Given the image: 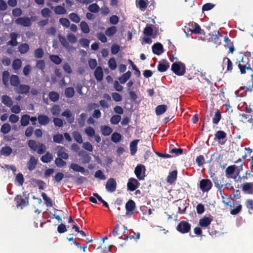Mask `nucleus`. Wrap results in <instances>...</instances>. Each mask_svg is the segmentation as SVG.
<instances>
[{"mask_svg":"<svg viewBox=\"0 0 253 253\" xmlns=\"http://www.w3.org/2000/svg\"><path fill=\"white\" fill-rule=\"evenodd\" d=\"M241 55L235 62L242 74H244L247 71L252 70L250 61L251 60L250 53L246 52L241 53Z\"/></svg>","mask_w":253,"mask_h":253,"instance_id":"f257e3e1","label":"nucleus"},{"mask_svg":"<svg viewBox=\"0 0 253 253\" xmlns=\"http://www.w3.org/2000/svg\"><path fill=\"white\" fill-rule=\"evenodd\" d=\"M28 145L32 150L37 151L39 154H43L46 150L44 144L41 143L38 144L35 140H29L28 142Z\"/></svg>","mask_w":253,"mask_h":253,"instance_id":"f03ea898","label":"nucleus"},{"mask_svg":"<svg viewBox=\"0 0 253 253\" xmlns=\"http://www.w3.org/2000/svg\"><path fill=\"white\" fill-rule=\"evenodd\" d=\"M171 69L175 75L180 76L185 74L186 67L184 63L178 62L172 64Z\"/></svg>","mask_w":253,"mask_h":253,"instance_id":"7ed1b4c3","label":"nucleus"},{"mask_svg":"<svg viewBox=\"0 0 253 253\" xmlns=\"http://www.w3.org/2000/svg\"><path fill=\"white\" fill-rule=\"evenodd\" d=\"M191 228V225L185 220L181 221L177 225L176 229L181 234H186L190 232Z\"/></svg>","mask_w":253,"mask_h":253,"instance_id":"20e7f679","label":"nucleus"},{"mask_svg":"<svg viewBox=\"0 0 253 253\" xmlns=\"http://www.w3.org/2000/svg\"><path fill=\"white\" fill-rule=\"evenodd\" d=\"M145 167L142 164H138L135 168L134 173L139 180H144L145 177Z\"/></svg>","mask_w":253,"mask_h":253,"instance_id":"39448f33","label":"nucleus"},{"mask_svg":"<svg viewBox=\"0 0 253 253\" xmlns=\"http://www.w3.org/2000/svg\"><path fill=\"white\" fill-rule=\"evenodd\" d=\"M212 186L211 181L209 179H203L200 181L199 187L203 192H208Z\"/></svg>","mask_w":253,"mask_h":253,"instance_id":"423d86ee","label":"nucleus"},{"mask_svg":"<svg viewBox=\"0 0 253 253\" xmlns=\"http://www.w3.org/2000/svg\"><path fill=\"white\" fill-rule=\"evenodd\" d=\"M187 32H191L195 34H202V30L200 26L196 23L189 24L185 27Z\"/></svg>","mask_w":253,"mask_h":253,"instance_id":"0eeeda50","label":"nucleus"},{"mask_svg":"<svg viewBox=\"0 0 253 253\" xmlns=\"http://www.w3.org/2000/svg\"><path fill=\"white\" fill-rule=\"evenodd\" d=\"M15 23L18 25L23 27H30L31 25V19L28 17H19L15 20Z\"/></svg>","mask_w":253,"mask_h":253,"instance_id":"6e6552de","label":"nucleus"},{"mask_svg":"<svg viewBox=\"0 0 253 253\" xmlns=\"http://www.w3.org/2000/svg\"><path fill=\"white\" fill-rule=\"evenodd\" d=\"M106 190L110 193L114 192L117 188V183L115 179L113 178H109L105 185Z\"/></svg>","mask_w":253,"mask_h":253,"instance_id":"1a4fd4ad","label":"nucleus"},{"mask_svg":"<svg viewBox=\"0 0 253 253\" xmlns=\"http://www.w3.org/2000/svg\"><path fill=\"white\" fill-rule=\"evenodd\" d=\"M139 185L140 183L137 179L130 178L127 183V189L130 191H133L139 187Z\"/></svg>","mask_w":253,"mask_h":253,"instance_id":"9d476101","label":"nucleus"},{"mask_svg":"<svg viewBox=\"0 0 253 253\" xmlns=\"http://www.w3.org/2000/svg\"><path fill=\"white\" fill-rule=\"evenodd\" d=\"M157 68L160 72H166L169 68V63L166 60H162L159 61Z\"/></svg>","mask_w":253,"mask_h":253,"instance_id":"9b49d317","label":"nucleus"},{"mask_svg":"<svg viewBox=\"0 0 253 253\" xmlns=\"http://www.w3.org/2000/svg\"><path fill=\"white\" fill-rule=\"evenodd\" d=\"M57 150V154L59 158L67 160L69 158V155L65 152V148L61 146H58L56 148Z\"/></svg>","mask_w":253,"mask_h":253,"instance_id":"f8f14e48","label":"nucleus"},{"mask_svg":"<svg viewBox=\"0 0 253 253\" xmlns=\"http://www.w3.org/2000/svg\"><path fill=\"white\" fill-rule=\"evenodd\" d=\"M152 49L153 53L157 55H160L164 52L163 46L160 42L154 43L152 47Z\"/></svg>","mask_w":253,"mask_h":253,"instance_id":"ddd939ff","label":"nucleus"},{"mask_svg":"<svg viewBox=\"0 0 253 253\" xmlns=\"http://www.w3.org/2000/svg\"><path fill=\"white\" fill-rule=\"evenodd\" d=\"M30 89V87L26 84H19L15 89V91L19 94H27Z\"/></svg>","mask_w":253,"mask_h":253,"instance_id":"4468645a","label":"nucleus"},{"mask_svg":"<svg viewBox=\"0 0 253 253\" xmlns=\"http://www.w3.org/2000/svg\"><path fill=\"white\" fill-rule=\"evenodd\" d=\"M38 160L36 159L34 156H31L30 158L29 161L27 164V169L30 171H32L35 169Z\"/></svg>","mask_w":253,"mask_h":253,"instance_id":"2eb2a0df","label":"nucleus"},{"mask_svg":"<svg viewBox=\"0 0 253 253\" xmlns=\"http://www.w3.org/2000/svg\"><path fill=\"white\" fill-rule=\"evenodd\" d=\"M14 201L16 202V206L17 207H20L21 209H23L24 207H25L27 205L26 201L20 195H17L15 197Z\"/></svg>","mask_w":253,"mask_h":253,"instance_id":"dca6fc26","label":"nucleus"},{"mask_svg":"<svg viewBox=\"0 0 253 253\" xmlns=\"http://www.w3.org/2000/svg\"><path fill=\"white\" fill-rule=\"evenodd\" d=\"M38 120L40 125L46 126L49 123L50 119L47 115L40 114L38 117Z\"/></svg>","mask_w":253,"mask_h":253,"instance_id":"f3484780","label":"nucleus"},{"mask_svg":"<svg viewBox=\"0 0 253 253\" xmlns=\"http://www.w3.org/2000/svg\"><path fill=\"white\" fill-rule=\"evenodd\" d=\"M125 208L126 211V214L129 212H132L136 208L135 203L134 201L130 199L126 204Z\"/></svg>","mask_w":253,"mask_h":253,"instance_id":"a211bd4d","label":"nucleus"},{"mask_svg":"<svg viewBox=\"0 0 253 253\" xmlns=\"http://www.w3.org/2000/svg\"><path fill=\"white\" fill-rule=\"evenodd\" d=\"M94 75L98 82H100L102 80L103 77V72L102 69L100 66H98L96 68L94 73Z\"/></svg>","mask_w":253,"mask_h":253,"instance_id":"6ab92c4d","label":"nucleus"},{"mask_svg":"<svg viewBox=\"0 0 253 253\" xmlns=\"http://www.w3.org/2000/svg\"><path fill=\"white\" fill-rule=\"evenodd\" d=\"M12 149L9 146H5L2 147L0 150V155L5 156L8 157L12 153Z\"/></svg>","mask_w":253,"mask_h":253,"instance_id":"aec40b11","label":"nucleus"},{"mask_svg":"<svg viewBox=\"0 0 253 253\" xmlns=\"http://www.w3.org/2000/svg\"><path fill=\"white\" fill-rule=\"evenodd\" d=\"M212 218L210 217L204 216L199 220V225L202 227H206L210 225Z\"/></svg>","mask_w":253,"mask_h":253,"instance_id":"412c9836","label":"nucleus"},{"mask_svg":"<svg viewBox=\"0 0 253 253\" xmlns=\"http://www.w3.org/2000/svg\"><path fill=\"white\" fill-rule=\"evenodd\" d=\"M177 175V171L176 170L171 171L167 177V181L170 184H172L176 180Z\"/></svg>","mask_w":253,"mask_h":253,"instance_id":"4be33fe9","label":"nucleus"},{"mask_svg":"<svg viewBox=\"0 0 253 253\" xmlns=\"http://www.w3.org/2000/svg\"><path fill=\"white\" fill-rule=\"evenodd\" d=\"M222 64L223 67H226V71H232L233 69V64L229 58L227 57L223 58Z\"/></svg>","mask_w":253,"mask_h":253,"instance_id":"5701e85b","label":"nucleus"},{"mask_svg":"<svg viewBox=\"0 0 253 253\" xmlns=\"http://www.w3.org/2000/svg\"><path fill=\"white\" fill-rule=\"evenodd\" d=\"M131 75V72L128 71L120 77L118 80L121 84H124L130 79Z\"/></svg>","mask_w":253,"mask_h":253,"instance_id":"b1692460","label":"nucleus"},{"mask_svg":"<svg viewBox=\"0 0 253 253\" xmlns=\"http://www.w3.org/2000/svg\"><path fill=\"white\" fill-rule=\"evenodd\" d=\"M62 115L65 117L67 119V121L69 123H72L74 122L75 118L74 115L71 112V111L69 109L65 110L62 114Z\"/></svg>","mask_w":253,"mask_h":253,"instance_id":"393cba45","label":"nucleus"},{"mask_svg":"<svg viewBox=\"0 0 253 253\" xmlns=\"http://www.w3.org/2000/svg\"><path fill=\"white\" fill-rule=\"evenodd\" d=\"M9 80L10 84L13 86L17 87L20 84V81L17 75H12Z\"/></svg>","mask_w":253,"mask_h":253,"instance_id":"a878e982","label":"nucleus"},{"mask_svg":"<svg viewBox=\"0 0 253 253\" xmlns=\"http://www.w3.org/2000/svg\"><path fill=\"white\" fill-rule=\"evenodd\" d=\"M1 102L3 103L5 106L10 107L13 105V101L11 99V98L7 96V95H4L1 97Z\"/></svg>","mask_w":253,"mask_h":253,"instance_id":"bb28decb","label":"nucleus"},{"mask_svg":"<svg viewBox=\"0 0 253 253\" xmlns=\"http://www.w3.org/2000/svg\"><path fill=\"white\" fill-rule=\"evenodd\" d=\"M168 107L166 105L162 104L158 105L155 109V113L157 116L164 114L167 110Z\"/></svg>","mask_w":253,"mask_h":253,"instance_id":"cd10ccee","label":"nucleus"},{"mask_svg":"<svg viewBox=\"0 0 253 253\" xmlns=\"http://www.w3.org/2000/svg\"><path fill=\"white\" fill-rule=\"evenodd\" d=\"M239 117L240 118V121L243 122V123L249 122L250 123H252L253 122V119L252 116L251 115L243 113L240 114Z\"/></svg>","mask_w":253,"mask_h":253,"instance_id":"c85d7f7f","label":"nucleus"},{"mask_svg":"<svg viewBox=\"0 0 253 253\" xmlns=\"http://www.w3.org/2000/svg\"><path fill=\"white\" fill-rule=\"evenodd\" d=\"M139 139H135L133 140L130 144V151L131 155L135 154L137 149V144L139 142Z\"/></svg>","mask_w":253,"mask_h":253,"instance_id":"c756f323","label":"nucleus"},{"mask_svg":"<svg viewBox=\"0 0 253 253\" xmlns=\"http://www.w3.org/2000/svg\"><path fill=\"white\" fill-rule=\"evenodd\" d=\"M252 81L247 83L246 86L240 87V90H245V91H252L253 90V73L251 74Z\"/></svg>","mask_w":253,"mask_h":253,"instance_id":"7c9ffc66","label":"nucleus"},{"mask_svg":"<svg viewBox=\"0 0 253 253\" xmlns=\"http://www.w3.org/2000/svg\"><path fill=\"white\" fill-rule=\"evenodd\" d=\"M65 3H63L62 5H58L56 6L54 8V12L56 14L60 15V14H65L67 13V10L64 7Z\"/></svg>","mask_w":253,"mask_h":253,"instance_id":"2f4dec72","label":"nucleus"},{"mask_svg":"<svg viewBox=\"0 0 253 253\" xmlns=\"http://www.w3.org/2000/svg\"><path fill=\"white\" fill-rule=\"evenodd\" d=\"M53 159V156L49 152H47L44 155L42 156L41 160L44 163L50 162Z\"/></svg>","mask_w":253,"mask_h":253,"instance_id":"473e14b6","label":"nucleus"},{"mask_svg":"<svg viewBox=\"0 0 253 253\" xmlns=\"http://www.w3.org/2000/svg\"><path fill=\"white\" fill-rule=\"evenodd\" d=\"M220 37H222V36L218 31H214L209 38V40L214 43H217Z\"/></svg>","mask_w":253,"mask_h":253,"instance_id":"72a5a7b5","label":"nucleus"},{"mask_svg":"<svg viewBox=\"0 0 253 253\" xmlns=\"http://www.w3.org/2000/svg\"><path fill=\"white\" fill-rule=\"evenodd\" d=\"M236 167L235 165L228 167L225 170L226 176L232 178V174L235 172Z\"/></svg>","mask_w":253,"mask_h":253,"instance_id":"f704fd0d","label":"nucleus"},{"mask_svg":"<svg viewBox=\"0 0 253 253\" xmlns=\"http://www.w3.org/2000/svg\"><path fill=\"white\" fill-rule=\"evenodd\" d=\"M70 168L75 171L80 172L83 173L85 172L84 168L77 164H71Z\"/></svg>","mask_w":253,"mask_h":253,"instance_id":"c9c22d12","label":"nucleus"},{"mask_svg":"<svg viewBox=\"0 0 253 253\" xmlns=\"http://www.w3.org/2000/svg\"><path fill=\"white\" fill-rule=\"evenodd\" d=\"M101 131L104 136L109 135L113 131L111 127L107 126H103L101 127Z\"/></svg>","mask_w":253,"mask_h":253,"instance_id":"e433bc0d","label":"nucleus"},{"mask_svg":"<svg viewBox=\"0 0 253 253\" xmlns=\"http://www.w3.org/2000/svg\"><path fill=\"white\" fill-rule=\"evenodd\" d=\"M243 190L248 193H253V183H246L242 186Z\"/></svg>","mask_w":253,"mask_h":253,"instance_id":"4c0bfd02","label":"nucleus"},{"mask_svg":"<svg viewBox=\"0 0 253 253\" xmlns=\"http://www.w3.org/2000/svg\"><path fill=\"white\" fill-rule=\"evenodd\" d=\"M212 181L214 184L215 186L218 189V190L221 193L222 188L223 186V185L222 184L220 180L217 176H214L212 178Z\"/></svg>","mask_w":253,"mask_h":253,"instance_id":"58836bf2","label":"nucleus"},{"mask_svg":"<svg viewBox=\"0 0 253 253\" xmlns=\"http://www.w3.org/2000/svg\"><path fill=\"white\" fill-rule=\"evenodd\" d=\"M30 119V116L29 115H23L21 118V125L23 126H28L29 124Z\"/></svg>","mask_w":253,"mask_h":253,"instance_id":"ea45409f","label":"nucleus"},{"mask_svg":"<svg viewBox=\"0 0 253 253\" xmlns=\"http://www.w3.org/2000/svg\"><path fill=\"white\" fill-rule=\"evenodd\" d=\"M29 50V46L27 43H23L19 45L18 50L21 54H25Z\"/></svg>","mask_w":253,"mask_h":253,"instance_id":"a19ab883","label":"nucleus"},{"mask_svg":"<svg viewBox=\"0 0 253 253\" xmlns=\"http://www.w3.org/2000/svg\"><path fill=\"white\" fill-rule=\"evenodd\" d=\"M10 74L8 71H4L2 73V80L4 85L7 86L8 84Z\"/></svg>","mask_w":253,"mask_h":253,"instance_id":"79ce46f5","label":"nucleus"},{"mask_svg":"<svg viewBox=\"0 0 253 253\" xmlns=\"http://www.w3.org/2000/svg\"><path fill=\"white\" fill-rule=\"evenodd\" d=\"M42 196L45 202V203L47 207H52L53 206V203L50 198L47 197L46 193L42 192Z\"/></svg>","mask_w":253,"mask_h":253,"instance_id":"37998d69","label":"nucleus"},{"mask_svg":"<svg viewBox=\"0 0 253 253\" xmlns=\"http://www.w3.org/2000/svg\"><path fill=\"white\" fill-rule=\"evenodd\" d=\"M153 30L151 24H147L144 29L143 33L146 36H151L152 35Z\"/></svg>","mask_w":253,"mask_h":253,"instance_id":"c03bdc74","label":"nucleus"},{"mask_svg":"<svg viewBox=\"0 0 253 253\" xmlns=\"http://www.w3.org/2000/svg\"><path fill=\"white\" fill-rule=\"evenodd\" d=\"M227 136L226 133L222 130H218L215 134L214 139L220 140L225 139Z\"/></svg>","mask_w":253,"mask_h":253,"instance_id":"a18cd8bd","label":"nucleus"},{"mask_svg":"<svg viewBox=\"0 0 253 253\" xmlns=\"http://www.w3.org/2000/svg\"><path fill=\"white\" fill-rule=\"evenodd\" d=\"M86 118V114L85 113H82L78 119V122L80 127H83L85 125V120Z\"/></svg>","mask_w":253,"mask_h":253,"instance_id":"49530a36","label":"nucleus"},{"mask_svg":"<svg viewBox=\"0 0 253 253\" xmlns=\"http://www.w3.org/2000/svg\"><path fill=\"white\" fill-rule=\"evenodd\" d=\"M80 28L84 34H87L89 32V28L88 24L85 21H82L80 23Z\"/></svg>","mask_w":253,"mask_h":253,"instance_id":"de8ad7c7","label":"nucleus"},{"mask_svg":"<svg viewBox=\"0 0 253 253\" xmlns=\"http://www.w3.org/2000/svg\"><path fill=\"white\" fill-rule=\"evenodd\" d=\"M221 118V115L219 110H217L215 112V114L212 118V121L214 124L217 125L220 121Z\"/></svg>","mask_w":253,"mask_h":253,"instance_id":"09e8293b","label":"nucleus"},{"mask_svg":"<svg viewBox=\"0 0 253 253\" xmlns=\"http://www.w3.org/2000/svg\"><path fill=\"white\" fill-rule=\"evenodd\" d=\"M72 135L75 140L79 144L83 143L82 137L79 132L75 131L72 133Z\"/></svg>","mask_w":253,"mask_h":253,"instance_id":"8fccbe9b","label":"nucleus"},{"mask_svg":"<svg viewBox=\"0 0 253 253\" xmlns=\"http://www.w3.org/2000/svg\"><path fill=\"white\" fill-rule=\"evenodd\" d=\"M50 60L56 65H59L62 62V59L56 55H50L49 56Z\"/></svg>","mask_w":253,"mask_h":253,"instance_id":"3c124183","label":"nucleus"},{"mask_svg":"<svg viewBox=\"0 0 253 253\" xmlns=\"http://www.w3.org/2000/svg\"><path fill=\"white\" fill-rule=\"evenodd\" d=\"M75 94V90L73 87H68L65 90V95L67 97L71 98L74 96Z\"/></svg>","mask_w":253,"mask_h":253,"instance_id":"603ef678","label":"nucleus"},{"mask_svg":"<svg viewBox=\"0 0 253 253\" xmlns=\"http://www.w3.org/2000/svg\"><path fill=\"white\" fill-rule=\"evenodd\" d=\"M22 65V61L20 59H15L12 63V68L15 70H19Z\"/></svg>","mask_w":253,"mask_h":253,"instance_id":"864d4df0","label":"nucleus"},{"mask_svg":"<svg viewBox=\"0 0 253 253\" xmlns=\"http://www.w3.org/2000/svg\"><path fill=\"white\" fill-rule=\"evenodd\" d=\"M49 98L52 101L56 102L59 99V95L57 92L52 91L49 93Z\"/></svg>","mask_w":253,"mask_h":253,"instance_id":"5fc2aeb1","label":"nucleus"},{"mask_svg":"<svg viewBox=\"0 0 253 253\" xmlns=\"http://www.w3.org/2000/svg\"><path fill=\"white\" fill-rule=\"evenodd\" d=\"M117 28L115 26H112L108 28L105 31L106 35L108 37L112 36L117 32Z\"/></svg>","mask_w":253,"mask_h":253,"instance_id":"6e6d98bb","label":"nucleus"},{"mask_svg":"<svg viewBox=\"0 0 253 253\" xmlns=\"http://www.w3.org/2000/svg\"><path fill=\"white\" fill-rule=\"evenodd\" d=\"M69 17L70 20L76 23L80 22L81 19L79 16L76 13H71L69 15Z\"/></svg>","mask_w":253,"mask_h":253,"instance_id":"4d7b16f0","label":"nucleus"},{"mask_svg":"<svg viewBox=\"0 0 253 253\" xmlns=\"http://www.w3.org/2000/svg\"><path fill=\"white\" fill-rule=\"evenodd\" d=\"M11 130V126L8 123L4 124L2 125L0 131L3 134L8 133Z\"/></svg>","mask_w":253,"mask_h":253,"instance_id":"13d9d810","label":"nucleus"},{"mask_svg":"<svg viewBox=\"0 0 253 253\" xmlns=\"http://www.w3.org/2000/svg\"><path fill=\"white\" fill-rule=\"evenodd\" d=\"M88 9L89 11L92 13H97L99 11L100 9L99 6L98 5L97 3H92L90 4L88 7Z\"/></svg>","mask_w":253,"mask_h":253,"instance_id":"bf43d9fd","label":"nucleus"},{"mask_svg":"<svg viewBox=\"0 0 253 253\" xmlns=\"http://www.w3.org/2000/svg\"><path fill=\"white\" fill-rule=\"evenodd\" d=\"M108 66L111 70H114L117 68V64L114 57H111L108 61Z\"/></svg>","mask_w":253,"mask_h":253,"instance_id":"052dcab7","label":"nucleus"},{"mask_svg":"<svg viewBox=\"0 0 253 253\" xmlns=\"http://www.w3.org/2000/svg\"><path fill=\"white\" fill-rule=\"evenodd\" d=\"M121 120V116L119 115H113L110 119V122L113 125L118 124Z\"/></svg>","mask_w":253,"mask_h":253,"instance_id":"680f3d73","label":"nucleus"},{"mask_svg":"<svg viewBox=\"0 0 253 253\" xmlns=\"http://www.w3.org/2000/svg\"><path fill=\"white\" fill-rule=\"evenodd\" d=\"M121 135L118 132H114L111 136V140L114 143H118L121 139Z\"/></svg>","mask_w":253,"mask_h":253,"instance_id":"e2e57ef3","label":"nucleus"},{"mask_svg":"<svg viewBox=\"0 0 253 253\" xmlns=\"http://www.w3.org/2000/svg\"><path fill=\"white\" fill-rule=\"evenodd\" d=\"M45 64L44 60H39L36 61V67L39 70H43L45 68Z\"/></svg>","mask_w":253,"mask_h":253,"instance_id":"0e129e2a","label":"nucleus"},{"mask_svg":"<svg viewBox=\"0 0 253 253\" xmlns=\"http://www.w3.org/2000/svg\"><path fill=\"white\" fill-rule=\"evenodd\" d=\"M53 141L57 143H61L63 141L64 138L61 134H56L53 136Z\"/></svg>","mask_w":253,"mask_h":253,"instance_id":"69168bd1","label":"nucleus"},{"mask_svg":"<svg viewBox=\"0 0 253 253\" xmlns=\"http://www.w3.org/2000/svg\"><path fill=\"white\" fill-rule=\"evenodd\" d=\"M62 158H57L55 159V163L57 167L62 168L66 165V163Z\"/></svg>","mask_w":253,"mask_h":253,"instance_id":"338daca9","label":"nucleus"},{"mask_svg":"<svg viewBox=\"0 0 253 253\" xmlns=\"http://www.w3.org/2000/svg\"><path fill=\"white\" fill-rule=\"evenodd\" d=\"M34 56L37 58H41L43 56V51L42 48H39L35 50Z\"/></svg>","mask_w":253,"mask_h":253,"instance_id":"774afa93","label":"nucleus"}]
</instances>
